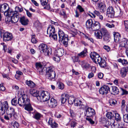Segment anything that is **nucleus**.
Here are the masks:
<instances>
[{
	"mask_svg": "<svg viewBox=\"0 0 128 128\" xmlns=\"http://www.w3.org/2000/svg\"><path fill=\"white\" fill-rule=\"evenodd\" d=\"M105 28H102L100 30L96 31L94 33L95 36L97 39H102L103 37Z\"/></svg>",
	"mask_w": 128,
	"mask_h": 128,
	"instance_id": "nucleus-9",
	"label": "nucleus"
},
{
	"mask_svg": "<svg viewBox=\"0 0 128 128\" xmlns=\"http://www.w3.org/2000/svg\"><path fill=\"white\" fill-rule=\"evenodd\" d=\"M110 104L112 106H114L117 104V102L116 100L114 99L110 100Z\"/></svg>",
	"mask_w": 128,
	"mask_h": 128,
	"instance_id": "nucleus-42",
	"label": "nucleus"
},
{
	"mask_svg": "<svg viewBox=\"0 0 128 128\" xmlns=\"http://www.w3.org/2000/svg\"><path fill=\"white\" fill-rule=\"evenodd\" d=\"M60 13L61 15L63 16L64 17H66V12L65 10L63 9L62 10Z\"/></svg>",
	"mask_w": 128,
	"mask_h": 128,
	"instance_id": "nucleus-61",
	"label": "nucleus"
},
{
	"mask_svg": "<svg viewBox=\"0 0 128 128\" xmlns=\"http://www.w3.org/2000/svg\"><path fill=\"white\" fill-rule=\"evenodd\" d=\"M15 10L16 11L21 12L23 10V9L21 7L20 8L18 6H16L15 8Z\"/></svg>",
	"mask_w": 128,
	"mask_h": 128,
	"instance_id": "nucleus-55",
	"label": "nucleus"
},
{
	"mask_svg": "<svg viewBox=\"0 0 128 128\" xmlns=\"http://www.w3.org/2000/svg\"><path fill=\"white\" fill-rule=\"evenodd\" d=\"M57 35L56 34H52L51 35V36H50V38H52L55 40H56L57 39Z\"/></svg>",
	"mask_w": 128,
	"mask_h": 128,
	"instance_id": "nucleus-59",
	"label": "nucleus"
},
{
	"mask_svg": "<svg viewBox=\"0 0 128 128\" xmlns=\"http://www.w3.org/2000/svg\"><path fill=\"white\" fill-rule=\"evenodd\" d=\"M0 33L1 36H3V40L4 41L11 40L12 39V34L10 33L7 32H4L3 30H1Z\"/></svg>",
	"mask_w": 128,
	"mask_h": 128,
	"instance_id": "nucleus-7",
	"label": "nucleus"
},
{
	"mask_svg": "<svg viewBox=\"0 0 128 128\" xmlns=\"http://www.w3.org/2000/svg\"><path fill=\"white\" fill-rule=\"evenodd\" d=\"M118 61L119 62L121 63L124 66H126L128 64V62L126 60L124 59H122L120 58L118 60Z\"/></svg>",
	"mask_w": 128,
	"mask_h": 128,
	"instance_id": "nucleus-36",
	"label": "nucleus"
},
{
	"mask_svg": "<svg viewBox=\"0 0 128 128\" xmlns=\"http://www.w3.org/2000/svg\"><path fill=\"white\" fill-rule=\"evenodd\" d=\"M98 77L102 79L103 77V74L102 73H99L98 74Z\"/></svg>",
	"mask_w": 128,
	"mask_h": 128,
	"instance_id": "nucleus-64",
	"label": "nucleus"
},
{
	"mask_svg": "<svg viewBox=\"0 0 128 128\" xmlns=\"http://www.w3.org/2000/svg\"><path fill=\"white\" fill-rule=\"evenodd\" d=\"M76 8L79 10L80 12H82L84 11L83 8L80 5H78Z\"/></svg>",
	"mask_w": 128,
	"mask_h": 128,
	"instance_id": "nucleus-52",
	"label": "nucleus"
},
{
	"mask_svg": "<svg viewBox=\"0 0 128 128\" xmlns=\"http://www.w3.org/2000/svg\"><path fill=\"white\" fill-rule=\"evenodd\" d=\"M128 71V69L126 67H124L121 68L120 73L121 77H125L127 74Z\"/></svg>",
	"mask_w": 128,
	"mask_h": 128,
	"instance_id": "nucleus-23",
	"label": "nucleus"
},
{
	"mask_svg": "<svg viewBox=\"0 0 128 128\" xmlns=\"http://www.w3.org/2000/svg\"><path fill=\"white\" fill-rule=\"evenodd\" d=\"M53 128H56L58 126V124L54 120L52 122V125H50Z\"/></svg>",
	"mask_w": 128,
	"mask_h": 128,
	"instance_id": "nucleus-50",
	"label": "nucleus"
},
{
	"mask_svg": "<svg viewBox=\"0 0 128 128\" xmlns=\"http://www.w3.org/2000/svg\"><path fill=\"white\" fill-rule=\"evenodd\" d=\"M93 22L92 19H89L86 21V26L87 29L91 30Z\"/></svg>",
	"mask_w": 128,
	"mask_h": 128,
	"instance_id": "nucleus-22",
	"label": "nucleus"
},
{
	"mask_svg": "<svg viewBox=\"0 0 128 128\" xmlns=\"http://www.w3.org/2000/svg\"><path fill=\"white\" fill-rule=\"evenodd\" d=\"M109 91H110V88L108 86L106 85L103 86L99 90L100 93L102 94H106Z\"/></svg>",
	"mask_w": 128,
	"mask_h": 128,
	"instance_id": "nucleus-10",
	"label": "nucleus"
},
{
	"mask_svg": "<svg viewBox=\"0 0 128 128\" xmlns=\"http://www.w3.org/2000/svg\"><path fill=\"white\" fill-rule=\"evenodd\" d=\"M20 21L21 24L24 25H27L28 22V19L24 16L20 18Z\"/></svg>",
	"mask_w": 128,
	"mask_h": 128,
	"instance_id": "nucleus-27",
	"label": "nucleus"
},
{
	"mask_svg": "<svg viewBox=\"0 0 128 128\" xmlns=\"http://www.w3.org/2000/svg\"><path fill=\"white\" fill-rule=\"evenodd\" d=\"M119 46L122 47H124L126 48L128 47V40L126 38L122 39L120 43Z\"/></svg>",
	"mask_w": 128,
	"mask_h": 128,
	"instance_id": "nucleus-18",
	"label": "nucleus"
},
{
	"mask_svg": "<svg viewBox=\"0 0 128 128\" xmlns=\"http://www.w3.org/2000/svg\"><path fill=\"white\" fill-rule=\"evenodd\" d=\"M8 108V102L6 101L2 103L0 102V115H3L5 113L6 110L7 111V110ZM14 109L12 108H10L9 110L6 112L7 113H10L14 114Z\"/></svg>",
	"mask_w": 128,
	"mask_h": 128,
	"instance_id": "nucleus-1",
	"label": "nucleus"
},
{
	"mask_svg": "<svg viewBox=\"0 0 128 128\" xmlns=\"http://www.w3.org/2000/svg\"><path fill=\"white\" fill-rule=\"evenodd\" d=\"M97 62L99 64L101 67L104 68L106 66V63L105 61L102 59L101 58H98Z\"/></svg>",
	"mask_w": 128,
	"mask_h": 128,
	"instance_id": "nucleus-21",
	"label": "nucleus"
},
{
	"mask_svg": "<svg viewBox=\"0 0 128 128\" xmlns=\"http://www.w3.org/2000/svg\"><path fill=\"white\" fill-rule=\"evenodd\" d=\"M48 48L47 45L44 44H40L39 47V49L42 52Z\"/></svg>",
	"mask_w": 128,
	"mask_h": 128,
	"instance_id": "nucleus-32",
	"label": "nucleus"
},
{
	"mask_svg": "<svg viewBox=\"0 0 128 128\" xmlns=\"http://www.w3.org/2000/svg\"><path fill=\"white\" fill-rule=\"evenodd\" d=\"M86 120L88 121L92 125L94 124L95 123L90 118H86Z\"/></svg>",
	"mask_w": 128,
	"mask_h": 128,
	"instance_id": "nucleus-48",
	"label": "nucleus"
},
{
	"mask_svg": "<svg viewBox=\"0 0 128 128\" xmlns=\"http://www.w3.org/2000/svg\"><path fill=\"white\" fill-rule=\"evenodd\" d=\"M26 83L28 86L30 88H33L35 86V84L34 82L31 80H26Z\"/></svg>",
	"mask_w": 128,
	"mask_h": 128,
	"instance_id": "nucleus-35",
	"label": "nucleus"
},
{
	"mask_svg": "<svg viewBox=\"0 0 128 128\" xmlns=\"http://www.w3.org/2000/svg\"><path fill=\"white\" fill-rule=\"evenodd\" d=\"M0 12H1L4 13L6 12L9 9L8 5L6 4H0Z\"/></svg>",
	"mask_w": 128,
	"mask_h": 128,
	"instance_id": "nucleus-16",
	"label": "nucleus"
},
{
	"mask_svg": "<svg viewBox=\"0 0 128 128\" xmlns=\"http://www.w3.org/2000/svg\"><path fill=\"white\" fill-rule=\"evenodd\" d=\"M58 36L60 40L62 42L63 44L65 46H67L68 41V35L60 30L58 32Z\"/></svg>",
	"mask_w": 128,
	"mask_h": 128,
	"instance_id": "nucleus-5",
	"label": "nucleus"
},
{
	"mask_svg": "<svg viewBox=\"0 0 128 128\" xmlns=\"http://www.w3.org/2000/svg\"><path fill=\"white\" fill-rule=\"evenodd\" d=\"M106 117L108 118L112 119L114 117V115L110 112H108L106 114Z\"/></svg>",
	"mask_w": 128,
	"mask_h": 128,
	"instance_id": "nucleus-38",
	"label": "nucleus"
},
{
	"mask_svg": "<svg viewBox=\"0 0 128 128\" xmlns=\"http://www.w3.org/2000/svg\"><path fill=\"white\" fill-rule=\"evenodd\" d=\"M74 62H77L78 61V57L76 56H73L72 57Z\"/></svg>",
	"mask_w": 128,
	"mask_h": 128,
	"instance_id": "nucleus-53",
	"label": "nucleus"
},
{
	"mask_svg": "<svg viewBox=\"0 0 128 128\" xmlns=\"http://www.w3.org/2000/svg\"><path fill=\"white\" fill-rule=\"evenodd\" d=\"M68 103L70 104H73L74 102L75 99L74 97L72 96H68Z\"/></svg>",
	"mask_w": 128,
	"mask_h": 128,
	"instance_id": "nucleus-37",
	"label": "nucleus"
},
{
	"mask_svg": "<svg viewBox=\"0 0 128 128\" xmlns=\"http://www.w3.org/2000/svg\"><path fill=\"white\" fill-rule=\"evenodd\" d=\"M100 24L99 22L94 21L92 24L91 31H97L100 28Z\"/></svg>",
	"mask_w": 128,
	"mask_h": 128,
	"instance_id": "nucleus-15",
	"label": "nucleus"
},
{
	"mask_svg": "<svg viewBox=\"0 0 128 128\" xmlns=\"http://www.w3.org/2000/svg\"><path fill=\"white\" fill-rule=\"evenodd\" d=\"M112 88L111 94L114 95H116L118 94L119 92V90L117 87L115 86H112Z\"/></svg>",
	"mask_w": 128,
	"mask_h": 128,
	"instance_id": "nucleus-26",
	"label": "nucleus"
},
{
	"mask_svg": "<svg viewBox=\"0 0 128 128\" xmlns=\"http://www.w3.org/2000/svg\"><path fill=\"white\" fill-rule=\"evenodd\" d=\"M110 122V123L109 125L111 124L112 126H113L112 127H113L114 128H119L122 126H120V124H116V123L114 122V120L113 119L111 120Z\"/></svg>",
	"mask_w": 128,
	"mask_h": 128,
	"instance_id": "nucleus-28",
	"label": "nucleus"
},
{
	"mask_svg": "<svg viewBox=\"0 0 128 128\" xmlns=\"http://www.w3.org/2000/svg\"><path fill=\"white\" fill-rule=\"evenodd\" d=\"M70 34H72V36L73 37L75 35L77 34V32H76L71 30L70 32Z\"/></svg>",
	"mask_w": 128,
	"mask_h": 128,
	"instance_id": "nucleus-62",
	"label": "nucleus"
},
{
	"mask_svg": "<svg viewBox=\"0 0 128 128\" xmlns=\"http://www.w3.org/2000/svg\"><path fill=\"white\" fill-rule=\"evenodd\" d=\"M47 95V96L48 97V98L47 99H45V100H44L42 102H45V103L47 104L48 106L50 107L51 108L55 107L57 104L56 100L52 98H51L50 99V95L48 92Z\"/></svg>",
	"mask_w": 128,
	"mask_h": 128,
	"instance_id": "nucleus-6",
	"label": "nucleus"
},
{
	"mask_svg": "<svg viewBox=\"0 0 128 128\" xmlns=\"http://www.w3.org/2000/svg\"><path fill=\"white\" fill-rule=\"evenodd\" d=\"M115 12L112 6H110L107 9V14L108 16L110 18H113L114 17Z\"/></svg>",
	"mask_w": 128,
	"mask_h": 128,
	"instance_id": "nucleus-14",
	"label": "nucleus"
},
{
	"mask_svg": "<svg viewBox=\"0 0 128 128\" xmlns=\"http://www.w3.org/2000/svg\"><path fill=\"white\" fill-rule=\"evenodd\" d=\"M85 115L88 117H90L94 116L95 114L94 109L91 108H88L86 110Z\"/></svg>",
	"mask_w": 128,
	"mask_h": 128,
	"instance_id": "nucleus-11",
	"label": "nucleus"
},
{
	"mask_svg": "<svg viewBox=\"0 0 128 128\" xmlns=\"http://www.w3.org/2000/svg\"><path fill=\"white\" fill-rule=\"evenodd\" d=\"M35 36H36L35 34L32 36L31 42L35 44L37 42L35 38Z\"/></svg>",
	"mask_w": 128,
	"mask_h": 128,
	"instance_id": "nucleus-47",
	"label": "nucleus"
},
{
	"mask_svg": "<svg viewBox=\"0 0 128 128\" xmlns=\"http://www.w3.org/2000/svg\"><path fill=\"white\" fill-rule=\"evenodd\" d=\"M98 7L102 12H104L106 10V8L105 4L102 2H100L98 4Z\"/></svg>",
	"mask_w": 128,
	"mask_h": 128,
	"instance_id": "nucleus-24",
	"label": "nucleus"
},
{
	"mask_svg": "<svg viewBox=\"0 0 128 128\" xmlns=\"http://www.w3.org/2000/svg\"><path fill=\"white\" fill-rule=\"evenodd\" d=\"M36 68L40 74H42L43 72L44 71L43 68V66L40 62H37L35 64Z\"/></svg>",
	"mask_w": 128,
	"mask_h": 128,
	"instance_id": "nucleus-12",
	"label": "nucleus"
},
{
	"mask_svg": "<svg viewBox=\"0 0 128 128\" xmlns=\"http://www.w3.org/2000/svg\"><path fill=\"white\" fill-rule=\"evenodd\" d=\"M105 24L106 26L109 28H112L114 27V25L111 23H105Z\"/></svg>",
	"mask_w": 128,
	"mask_h": 128,
	"instance_id": "nucleus-44",
	"label": "nucleus"
},
{
	"mask_svg": "<svg viewBox=\"0 0 128 128\" xmlns=\"http://www.w3.org/2000/svg\"><path fill=\"white\" fill-rule=\"evenodd\" d=\"M4 15L6 16H9L10 17H14L15 19H13L12 21L14 22H17L19 19V14L17 11H15L10 10L9 9L6 12L4 13Z\"/></svg>",
	"mask_w": 128,
	"mask_h": 128,
	"instance_id": "nucleus-4",
	"label": "nucleus"
},
{
	"mask_svg": "<svg viewBox=\"0 0 128 128\" xmlns=\"http://www.w3.org/2000/svg\"><path fill=\"white\" fill-rule=\"evenodd\" d=\"M12 104L14 106H15L17 104V99L16 98H14L11 101Z\"/></svg>",
	"mask_w": 128,
	"mask_h": 128,
	"instance_id": "nucleus-51",
	"label": "nucleus"
},
{
	"mask_svg": "<svg viewBox=\"0 0 128 128\" xmlns=\"http://www.w3.org/2000/svg\"><path fill=\"white\" fill-rule=\"evenodd\" d=\"M64 52L63 49L60 48L55 50L54 54L55 56L60 57L62 56L63 55Z\"/></svg>",
	"mask_w": 128,
	"mask_h": 128,
	"instance_id": "nucleus-19",
	"label": "nucleus"
},
{
	"mask_svg": "<svg viewBox=\"0 0 128 128\" xmlns=\"http://www.w3.org/2000/svg\"><path fill=\"white\" fill-rule=\"evenodd\" d=\"M121 89L122 91V95L127 94H128V92L127 91L122 88H121Z\"/></svg>",
	"mask_w": 128,
	"mask_h": 128,
	"instance_id": "nucleus-57",
	"label": "nucleus"
},
{
	"mask_svg": "<svg viewBox=\"0 0 128 128\" xmlns=\"http://www.w3.org/2000/svg\"><path fill=\"white\" fill-rule=\"evenodd\" d=\"M41 116V114L40 113H37L34 116V118L38 120L40 118Z\"/></svg>",
	"mask_w": 128,
	"mask_h": 128,
	"instance_id": "nucleus-45",
	"label": "nucleus"
},
{
	"mask_svg": "<svg viewBox=\"0 0 128 128\" xmlns=\"http://www.w3.org/2000/svg\"><path fill=\"white\" fill-rule=\"evenodd\" d=\"M56 74L54 70V68L50 66L48 67L46 70V77L50 81H54L56 80Z\"/></svg>",
	"mask_w": 128,
	"mask_h": 128,
	"instance_id": "nucleus-2",
	"label": "nucleus"
},
{
	"mask_svg": "<svg viewBox=\"0 0 128 128\" xmlns=\"http://www.w3.org/2000/svg\"><path fill=\"white\" fill-rule=\"evenodd\" d=\"M104 33L103 36L104 41L106 42H109L110 41L109 39L110 36L108 30L106 29H105Z\"/></svg>",
	"mask_w": 128,
	"mask_h": 128,
	"instance_id": "nucleus-17",
	"label": "nucleus"
},
{
	"mask_svg": "<svg viewBox=\"0 0 128 128\" xmlns=\"http://www.w3.org/2000/svg\"><path fill=\"white\" fill-rule=\"evenodd\" d=\"M123 120L124 122L128 123V113L123 115Z\"/></svg>",
	"mask_w": 128,
	"mask_h": 128,
	"instance_id": "nucleus-43",
	"label": "nucleus"
},
{
	"mask_svg": "<svg viewBox=\"0 0 128 128\" xmlns=\"http://www.w3.org/2000/svg\"><path fill=\"white\" fill-rule=\"evenodd\" d=\"M76 122L74 121H71L70 124V126L71 127L74 128L76 126Z\"/></svg>",
	"mask_w": 128,
	"mask_h": 128,
	"instance_id": "nucleus-58",
	"label": "nucleus"
},
{
	"mask_svg": "<svg viewBox=\"0 0 128 128\" xmlns=\"http://www.w3.org/2000/svg\"><path fill=\"white\" fill-rule=\"evenodd\" d=\"M52 50L50 48H48L45 50H44L42 53L44 54L46 56H49L50 55L52 54Z\"/></svg>",
	"mask_w": 128,
	"mask_h": 128,
	"instance_id": "nucleus-29",
	"label": "nucleus"
},
{
	"mask_svg": "<svg viewBox=\"0 0 128 128\" xmlns=\"http://www.w3.org/2000/svg\"><path fill=\"white\" fill-rule=\"evenodd\" d=\"M55 32V28L53 26L51 25L48 28L47 30V33L49 34V36L52 34H54Z\"/></svg>",
	"mask_w": 128,
	"mask_h": 128,
	"instance_id": "nucleus-20",
	"label": "nucleus"
},
{
	"mask_svg": "<svg viewBox=\"0 0 128 128\" xmlns=\"http://www.w3.org/2000/svg\"><path fill=\"white\" fill-rule=\"evenodd\" d=\"M68 96L69 95L67 94H64L62 95L60 98L61 103L63 104H64L67 100Z\"/></svg>",
	"mask_w": 128,
	"mask_h": 128,
	"instance_id": "nucleus-25",
	"label": "nucleus"
},
{
	"mask_svg": "<svg viewBox=\"0 0 128 128\" xmlns=\"http://www.w3.org/2000/svg\"><path fill=\"white\" fill-rule=\"evenodd\" d=\"M26 97V96L24 95L18 99V103L20 106H24L25 104L29 103L30 100Z\"/></svg>",
	"mask_w": 128,
	"mask_h": 128,
	"instance_id": "nucleus-8",
	"label": "nucleus"
},
{
	"mask_svg": "<svg viewBox=\"0 0 128 128\" xmlns=\"http://www.w3.org/2000/svg\"><path fill=\"white\" fill-rule=\"evenodd\" d=\"M115 14L117 16L120 17L122 14V12L119 9L116 12Z\"/></svg>",
	"mask_w": 128,
	"mask_h": 128,
	"instance_id": "nucleus-40",
	"label": "nucleus"
},
{
	"mask_svg": "<svg viewBox=\"0 0 128 128\" xmlns=\"http://www.w3.org/2000/svg\"><path fill=\"white\" fill-rule=\"evenodd\" d=\"M24 106H25L24 109L28 111L29 113H30V112L33 110V108L31 104H30V101L29 102L28 104H25Z\"/></svg>",
	"mask_w": 128,
	"mask_h": 128,
	"instance_id": "nucleus-31",
	"label": "nucleus"
},
{
	"mask_svg": "<svg viewBox=\"0 0 128 128\" xmlns=\"http://www.w3.org/2000/svg\"><path fill=\"white\" fill-rule=\"evenodd\" d=\"M87 52V50L85 49L80 53L78 54V56L79 57L83 58L86 56Z\"/></svg>",
	"mask_w": 128,
	"mask_h": 128,
	"instance_id": "nucleus-33",
	"label": "nucleus"
},
{
	"mask_svg": "<svg viewBox=\"0 0 128 128\" xmlns=\"http://www.w3.org/2000/svg\"><path fill=\"white\" fill-rule=\"evenodd\" d=\"M48 0H40L41 5L42 6L46 5L48 2Z\"/></svg>",
	"mask_w": 128,
	"mask_h": 128,
	"instance_id": "nucleus-46",
	"label": "nucleus"
},
{
	"mask_svg": "<svg viewBox=\"0 0 128 128\" xmlns=\"http://www.w3.org/2000/svg\"><path fill=\"white\" fill-rule=\"evenodd\" d=\"M115 120L117 122H120L121 120V117L120 115L117 112L114 113Z\"/></svg>",
	"mask_w": 128,
	"mask_h": 128,
	"instance_id": "nucleus-34",
	"label": "nucleus"
},
{
	"mask_svg": "<svg viewBox=\"0 0 128 128\" xmlns=\"http://www.w3.org/2000/svg\"><path fill=\"white\" fill-rule=\"evenodd\" d=\"M90 56L92 60L94 61V62L96 63H97V61L98 59V58H101L98 54L95 52H92L90 54Z\"/></svg>",
	"mask_w": 128,
	"mask_h": 128,
	"instance_id": "nucleus-13",
	"label": "nucleus"
},
{
	"mask_svg": "<svg viewBox=\"0 0 128 128\" xmlns=\"http://www.w3.org/2000/svg\"><path fill=\"white\" fill-rule=\"evenodd\" d=\"M13 126L14 128H18L19 126V124L18 122L15 121L13 123Z\"/></svg>",
	"mask_w": 128,
	"mask_h": 128,
	"instance_id": "nucleus-56",
	"label": "nucleus"
},
{
	"mask_svg": "<svg viewBox=\"0 0 128 128\" xmlns=\"http://www.w3.org/2000/svg\"><path fill=\"white\" fill-rule=\"evenodd\" d=\"M60 57L56 56V57H54V60L57 62H58L60 60Z\"/></svg>",
	"mask_w": 128,
	"mask_h": 128,
	"instance_id": "nucleus-63",
	"label": "nucleus"
},
{
	"mask_svg": "<svg viewBox=\"0 0 128 128\" xmlns=\"http://www.w3.org/2000/svg\"><path fill=\"white\" fill-rule=\"evenodd\" d=\"M48 94L47 92L42 90L39 92V94H38V92H37L34 94H32V95L36 97L38 100L42 102L48 98V97L47 96Z\"/></svg>",
	"mask_w": 128,
	"mask_h": 128,
	"instance_id": "nucleus-3",
	"label": "nucleus"
},
{
	"mask_svg": "<svg viewBox=\"0 0 128 128\" xmlns=\"http://www.w3.org/2000/svg\"><path fill=\"white\" fill-rule=\"evenodd\" d=\"M74 102L76 106H79L81 104H82L81 101L77 99H76L75 100Z\"/></svg>",
	"mask_w": 128,
	"mask_h": 128,
	"instance_id": "nucleus-41",
	"label": "nucleus"
},
{
	"mask_svg": "<svg viewBox=\"0 0 128 128\" xmlns=\"http://www.w3.org/2000/svg\"><path fill=\"white\" fill-rule=\"evenodd\" d=\"M124 23L125 28V30L128 32V20L124 21Z\"/></svg>",
	"mask_w": 128,
	"mask_h": 128,
	"instance_id": "nucleus-49",
	"label": "nucleus"
},
{
	"mask_svg": "<svg viewBox=\"0 0 128 128\" xmlns=\"http://www.w3.org/2000/svg\"><path fill=\"white\" fill-rule=\"evenodd\" d=\"M14 18V19H15L14 17H13V18H11L9 16H7L6 17V22L7 23H8L11 22L12 23H16V22H14L12 21L13 20L12 19Z\"/></svg>",
	"mask_w": 128,
	"mask_h": 128,
	"instance_id": "nucleus-39",
	"label": "nucleus"
},
{
	"mask_svg": "<svg viewBox=\"0 0 128 128\" xmlns=\"http://www.w3.org/2000/svg\"><path fill=\"white\" fill-rule=\"evenodd\" d=\"M114 39L116 42H119L120 40L121 37L119 33H118L114 32Z\"/></svg>",
	"mask_w": 128,
	"mask_h": 128,
	"instance_id": "nucleus-30",
	"label": "nucleus"
},
{
	"mask_svg": "<svg viewBox=\"0 0 128 128\" xmlns=\"http://www.w3.org/2000/svg\"><path fill=\"white\" fill-rule=\"evenodd\" d=\"M103 48L108 52H109L110 50V47L108 46H104Z\"/></svg>",
	"mask_w": 128,
	"mask_h": 128,
	"instance_id": "nucleus-60",
	"label": "nucleus"
},
{
	"mask_svg": "<svg viewBox=\"0 0 128 128\" xmlns=\"http://www.w3.org/2000/svg\"><path fill=\"white\" fill-rule=\"evenodd\" d=\"M58 88L61 89H64V84L62 82H60L58 84Z\"/></svg>",
	"mask_w": 128,
	"mask_h": 128,
	"instance_id": "nucleus-54",
	"label": "nucleus"
}]
</instances>
